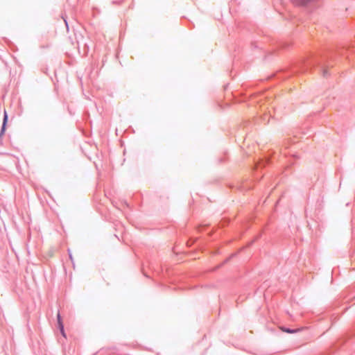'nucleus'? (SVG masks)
I'll return each mask as SVG.
<instances>
[{
  "mask_svg": "<svg viewBox=\"0 0 355 355\" xmlns=\"http://www.w3.org/2000/svg\"><path fill=\"white\" fill-rule=\"evenodd\" d=\"M57 319H58V328H59L62 335L64 337H65V333H64V325H63V323H62V319H61L60 314L59 313L57 315Z\"/></svg>",
  "mask_w": 355,
  "mask_h": 355,
  "instance_id": "obj_1",
  "label": "nucleus"
},
{
  "mask_svg": "<svg viewBox=\"0 0 355 355\" xmlns=\"http://www.w3.org/2000/svg\"><path fill=\"white\" fill-rule=\"evenodd\" d=\"M282 330L287 333H295L297 332V329H282Z\"/></svg>",
  "mask_w": 355,
  "mask_h": 355,
  "instance_id": "obj_3",
  "label": "nucleus"
},
{
  "mask_svg": "<svg viewBox=\"0 0 355 355\" xmlns=\"http://www.w3.org/2000/svg\"><path fill=\"white\" fill-rule=\"evenodd\" d=\"M7 121H8V115H7L6 112L5 111L4 112V117H3V125H2V130H1L2 132H3L4 130H5V128H6V125Z\"/></svg>",
  "mask_w": 355,
  "mask_h": 355,
  "instance_id": "obj_2",
  "label": "nucleus"
}]
</instances>
